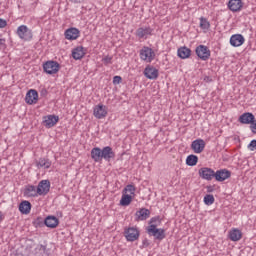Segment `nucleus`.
<instances>
[{"label":"nucleus","instance_id":"f257e3e1","mask_svg":"<svg viewBox=\"0 0 256 256\" xmlns=\"http://www.w3.org/2000/svg\"><path fill=\"white\" fill-rule=\"evenodd\" d=\"M59 69H61V64L57 61L49 60L43 64V71L47 75H55L59 73Z\"/></svg>","mask_w":256,"mask_h":256},{"label":"nucleus","instance_id":"f03ea898","mask_svg":"<svg viewBox=\"0 0 256 256\" xmlns=\"http://www.w3.org/2000/svg\"><path fill=\"white\" fill-rule=\"evenodd\" d=\"M140 59L146 63H151L155 59V51H153L148 46H143L140 50Z\"/></svg>","mask_w":256,"mask_h":256},{"label":"nucleus","instance_id":"7ed1b4c3","mask_svg":"<svg viewBox=\"0 0 256 256\" xmlns=\"http://www.w3.org/2000/svg\"><path fill=\"white\" fill-rule=\"evenodd\" d=\"M147 232L158 241H163V239H165V230L157 228V224H151L148 227Z\"/></svg>","mask_w":256,"mask_h":256},{"label":"nucleus","instance_id":"20e7f679","mask_svg":"<svg viewBox=\"0 0 256 256\" xmlns=\"http://www.w3.org/2000/svg\"><path fill=\"white\" fill-rule=\"evenodd\" d=\"M198 175L205 181H213L215 179V171L209 167H202L198 170Z\"/></svg>","mask_w":256,"mask_h":256},{"label":"nucleus","instance_id":"39448f33","mask_svg":"<svg viewBox=\"0 0 256 256\" xmlns=\"http://www.w3.org/2000/svg\"><path fill=\"white\" fill-rule=\"evenodd\" d=\"M139 229H137V227H129V228H125L124 230V237L126 238V241H137V239H139Z\"/></svg>","mask_w":256,"mask_h":256},{"label":"nucleus","instance_id":"423d86ee","mask_svg":"<svg viewBox=\"0 0 256 256\" xmlns=\"http://www.w3.org/2000/svg\"><path fill=\"white\" fill-rule=\"evenodd\" d=\"M17 35L24 41H31L33 39V33L26 25H21L17 28Z\"/></svg>","mask_w":256,"mask_h":256},{"label":"nucleus","instance_id":"0eeeda50","mask_svg":"<svg viewBox=\"0 0 256 256\" xmlns=\"http://www.w3.org/2000/svg\"><path fill=\"white\" fill-rule=\"evenodd\" d=\"M196 55L201 59V61H207L209 57H211V50H209V47L205 45H199L196 47Z\"/></svg>","mask_w":256,"mask_h":256},{"label":"nucleus","instance_id":"6e6552de","mask_svg":"<svg viewBox=\"0 0 256 256\" xmlns=\"http://www.w3.org/2000/svg\"><path fill=\"white\" fill-rule=\"evenodd\" d=\"M144 76L146 79L155 81V79L159 78V70L151 65H148L144 69Z\"/></svg>","mask_w":256,"mask_h":256},{"label":"nucleus","instance_id":"1a4fd4ad","mask_svg":"<svg viewBox=\"0 0 256 256\" xmlns=\"http://www.w3.org/2000/svg\"><path fill=\"white\" fill-rule=\"evenodd\" d=\"M38 195H47L51 190V182L49 180H42L38 183L36 187Z\"/></svg>","mask_w":256,"mask_h":256},{"label":"nucleus","instance_id":"9d476101","mask_svg":"<svg viewBox=\"0 0 256 256\" xmlns=\"http://www.w3.org/2000/svg\"><path fill=\"white\" fill-rule=\"evenodd\" d=\"M59 123V116L57 115H47L43 118L44 127L47 129H51V127H55Z\"/></svg>","mask_w":256,"mask_h":256},{"label":"nucleus","instance_id":"9b49d317","mask_svg":"<svg viewBox=\"0 0 256 256\" xmlns=\"http://www.w3.org/2000/svg\"><path fill=\"white\" fill-rule=\"evenodd\" d=\"M25 101L28 105H35V103L39 101V93L37 90H29L26 94Z\"/></svg>","mask_w":256,"mask_h":256},{"label":"nucleus","instance_id":"f8f14e48","mask_svg":"<svg viewBox=\"0 0 256 256\" xmlns=\"http://www.w3.org/2000/svg\"><path fill=\"white\" fill-rule=\"evenodd\" d=\"M231 177V171L227 169H220L214 172V179L220 183Z\"/></svg>","mask_w":256,"mask_h":256},{"label":"nucleus","instance_id":"ddd939ff","mask_svg":"<svg viewBox=\"0 0 256 256\" xmlns=\"http://www.w3.org/2000/svg\"><path fill=\"white\" fill-rule=\"evenodd\" d=\"M93 114L96 119H105V117H107V106L103 104H98L94 107Z\"/></svg>","mask_w":256,"mask_h":256},{"label":"nucleus","instance_id":"4468645a","mask_svg":"<svg viewBox=\"0 0 256 256\" xmlns=\"http://www.w3.org/2000/svg\"><path fill=\"white\" fill-rule=\"evenodd\" d=\"M135 221H147L151 217V211L147 208H140L135 213Z\"/></svg>","mask_w":256,"mask_h":256},{"label":"nucleus","instance_id":"2eb2a0df","mask_svg":"<svg viewBox=\"0 0 256 256\" xmlns=\"http://www.w3.org/2000/svg\"><path fill=\"white\" fill-rule=\"evenodd\" d=\"M65 39H68V41H75L76 39H79L81 35V31L77 28H69L64 33Z\"/></svg>","mask_w":256,"mask_h":256},{"label":"nucleus","instance_id":"dca6fc26","mask_svg":"<svg viewBox=\"0 0 256 256\" xmlns=\"http://www.w3.org/2000/svg\"><path fill=\"white\" fill-rule=\"evenodd\" d=\"M238 121L239 123H242V125H252V123L255 121V115H253L251 112H245L240 115Z\"/></svg>","mask_w":256,"mask_h":256},{"label":"nucleus","instance_id":"f3484780","mask_svg":"<svg viewBox=\"0 0 256 256\" xmlns=\"http://www.w3.org/2000/svg\"><path fill=\"white\" fill-rule=\"evenodd\" d=\"M191 149L194 153H203L205 151V140L196 139L191 143Z\"/></svg>","mask_w":256,"mask_h":256},{"label":"nucleus","instance_id":"a211bd4d","mask_svg":"<svg viewBox=\"0 0 256 256\" xmlns=\"http://www.w3.org/2000/svg\"><path fill=\"white\" fill-rule=\"evenodd\" d=\"M245 43V37L241 34H234L230 37V45L232 47H241Z\"/></svg>","mask_w":256,"mask_h":256},{"label":"nucleus","instance_id":"6ab92c4d","mask_svg":"<svg viewBox=\"0 0 256 256\" xmlns=\"http://www.w3.org/2000/svg\"><path fill=\"white\" fill-rule=\"evenodd\" d=\"M228 9H230V11H232L233 13H237L238 11H241V9H243V1L230 0L228 2Z\"/></svg>","mask_w":256,"mask_h":256},{"label":"nucleus","instance_id":"aec40b11","mask_svg":"<svg viewBox=\"0 0 256 256\" xmlns=\"http://www.w3.org/2000/svg\"><path fill=\"white\" fill-rule=\"evenodd\" d=\"M147 35H153V28L140 27L136 30V37H139V39H145Z\"/></svg>","mask_w":256,"mask_h":256},{"label":"nucleus","instance_id":"412c9836","mask_svg":"<svg viewBox=\"0 0 256 256\" xmlns=\"http://www.w3.org/2000/svg\"><path fill=\"white\" fill-rule=\"evenodd\" d=\"M102 159L105 161H111V159H115V152L111 146H105L102 149Z\"/></svg>","mask_w":256,"mask_h":256},{"label":"nucleus","instance_id":"4be33fe9","mask_svg":"<svg viewBox=\"0 0 256 256\" xmlns=\"http://www.w3.org/2000/svg\"><path fill=\"white\" fill-rule=\"evenodd\" d=\"M103 151L99 147H95L91 150V158L95 163H101L103 161Z\"/></svg>","mask_w":256,"mask_h":256},{"label":"nucleus","instance_id":"5701e85b","mask_svg":"<svg viewBox=\"0 0 256 256\" xmlns=\"http://www.w3.org/2000/svg\"><path fill=\"white\" fill-rule=\"evenodd\" d=\"M44 225L50 229H55L59 225V218L55 216H47L44 219Z\"/></svg>","mask_w":256,"mask_h":256},{"label":"nucleus","instance_id":"b1692460","mask_svg":"<svg viewBox=\"0 0 256 256\" xmlns=\"http://www.w3.org/2000/svg\"><path fill=\"white\" fill-rule=\"evenodd\" d=\"M31 202L24 200L19 204V211L22 215H29L31 213Z\"/></svg>","mask_w":256,"mask_h":256},{"label":"nucleus","instance_id":"393cba45","mask_svg":"<svg viewBox=\"0 0 256 256\" xmlns=\"http://www.w3.org/2000/svg\"><path fill=\"white\" fill-rule=\"evenodd\" d=\"M243 237V233L241 230L237 228H233L229 231V239L230 241H241V238Z\"/></svg>","mask_w":256,"mask_h":256},{"label":"nucleus","instance_id":"a878e982","mask_svg":"<svg viewBox=\"0 0 256 256\" xmlns=\"http://www.w3.org/2000/svg\"><path fill=\"white\" fill-rule=\"evenodd\" d=\"M83 49V46H78L73 49L72 57L75 61H79V59H83V57H85V51H83Z\"/></svg>","mask_w":256,"mask_h":256},{"label":"nucleus","instance_id":"bb28decb","mask_svg":"<svg viewBox=\"0 0 256 256\" xmlns=\"http://www.w3.org/2000/svg\"><path fill=\"white\" fill-rule=\"evenodd\" d=\"M25 197H39V193H37V187L33 185H28L24 189Z\"/></svg>","mask_w":256,"mask_h":256},{"label":"nucleus","instance_id":"cd10ccee","mask_svg":"<svg viewBox=\"0 0 256 256\" xmlns=\"http://www.w3.org/2000/svg\"><path fill=\"white\" fill-rule=\"evenodd\" d=\"M178 57L180 59H189L191 57V49L187 47H181L178 49Z\"/></svg>","mask_w":256,"mask_h":256},{"label":"nucleus","instance_id":"c85d7f7f","mask_svg":"<svg viewBox=\"0 0 256 256\" xmlns=\"http://www.w3.org/2000/svg\"><path fill=\"white\" fill-rule=\"evenodd\" d=\"M197 163H199V157H197V155L191 154V155L187 156L186 165H188V167H195V165H197Z\"/></svg>","mask_w":256,"mask_h":256},{"label":"nucleus","instance_id":"c756f323","mask_svg":"<svg viewBox=\"0 0 256 256\" xmlns=\"http://www.w3.org/2000/svg\"><path fill=\"white\" fill-rule=\"evenodd\" d=\"M131 201H133V196H131L129 194H124V195H122V198L120 200V205L122 207H127V206L131 205Z\"/></svg>","mask_w":256,"mask_h":256},{"label":"nucleus","instance_id":"7c9ffc66","mask_svg":"<svg viewBox=\"0 0 256 256\" xmlns=\"http://www.w3.org/2000/svg\"><path fill=\"white\" fill-rule=\"evenodd\" d=\"M37 167H44V169H49L51 167V162L49 161L48 158H40L36 162Z\"/></svg>","mask_w":256,"mask_h":256},{"label":"nucleus","instance_id":"2f4dec72","mask_svg":"<svg viewBox=\"0 0 256 256\" xmlns=\"http://www.w3.org/2000/svg\"><path fill=\"white\" fill-rule=\"evenodd\" d=\"M200 28L206 31L211 28V23L207 21V18L200 17Z\"/></svg>","mask_w":256,"mask_h":256},{"label":"nucleus","instance_id":"473e14b6","mask_svg":"<svg viewBox=\"0 0 256 256\" xmlns=\"http://www.w3.org/2000/svg\"><path fill=\"white\" fill-rule=\"evenodd\" d=\"M204 203L205 205H213L215 203V197L213 194H207L204 196Z\"/></svg>","mask_w":256,"mask_h":256},{"label":"nucleus","instance_id":"72a5a7b5","mask_svg":"<svg viewBox=\"0 0 256 256\" xmlns=\"http://www.w3.org/2000/svg\"><path fill=\"white\" fill-rule=\"evenodd\" d=\"M33 225L36 227H43L45 225V219H43L42 217H37L33 221Z\"/></svg>","mask_w":256,"mask_h":256},{"label":"nucleus","instance_id":"f704fd0d","mask_svg":"<svg viewBox=\"0 0 256 256\" xmlns=\"http://www.w3.org/2000/svg\"><path fill=\"white\" fill-rule=\"evenodd\" d=\"M124 191H125L126 193H130V195H135L136 188L133 186V184H128V185L124 188Z\"/></svg>","mask_w":256,"mask_h":256},{"label":"nucleus","instance_id":"c9c22d12","mask_svg":"<svg viewBox=\"0 0 256 256\" xmlns=\"http://www.w3.org/2000/svg\"><path fill=\"white\" fill-rule=\"evenodd\" d=\"M102 63L104 65H112L113 64V57L111 56H105L104 58H102Z\"/></svg>","mask_w":256,"mask_h":256},{"label":"nucleus","instance_id":"e433bc0d","mask_svg":"<svg viewBox=\"0 0 256 256\" xmlns=\"http://www.w3.org/2000/svg\"><path fill=\"white\" fill-rule=\"evenodd\" d=\"M247 147L249 151H256V140H251Z\"/></svg>","mask_w":256,"mask_h":256},{"label":"nucleus","instance_id":"4c0bfd02","mask_svg":"<svg viewBox=\"0 0 256 256\" xmlns=\"http://www.w3.org/2000/svg\"><path fill=\"white\" fill-rule=\"evenodd\" d=\"M157 223H161V218L159 216H155L150 219L151 225H157Z\"/></svg>","mask_w":256,"mask_h":256},{"label":"nucleus","instance_id":"58836bf2","mask_svg":"<svg viewBox=\"0 0 256 256\" xmlns=\"http://www.w3.org/2000/svg\"><path fill=\"white\" fill-rule=\"evenodd\" d=\"M123 81V78L121 76H114L113 77V84L119 85Z\"/></svg>","mask_w":256,"mask_h":256},{"label":"nucleus","instance_id":"ea45409f","mask_svg":"<svg viewBox=\"0 0 256 256\" xmlns=\"http://www.w3.org/2000/svg\"><path fill=\"white\" fill-rule=\"evenodd\" d=\"M149 245H150L149 240L147 238H145L142 241V245L140 246V249H147V247H149Z\"/></svg>","mask_w":256,"mask_h":256},{"label":"nucleus","instance_id":"a19ab883","mask_svg":"<svg viewBox=\"0 0 256 256\" xmlns=\"http://www.w3.org/2000/svg\"><path fill=\"white\" fill-rule=\"evenodd\" d=\"M250 131L256 135V119H254L252 125H250Z\"/></svg>","mask_w":256,"mask_h":256},{"label":"nucleus","instance_id":"79ce46f5","mask_svg":"<svg viewBox=\"0 0 256 256\" xmlns=\"http://www.w3.org/2000/svg\"><path fill=\"white\" fill-rule=\"evenodd\" d=\"M7 27V20L0 18V29H5Z\"/></svg>","mask_w":256,"mask_h":256},{"label":"nucleus","instance_id":"37998d69","mask_svg":"<svg viewBox=\"0 0 256 256\" xmlns=\"http://www.w3.org/2000/svg\"><path fill=\"white\" fill-rule=\"evenodd\" d=\"M71 3H83L85 0H70Z\"/></svg>","mask_w":256,"mask_h":256},{"label":"nucleus","instance_id":"c03bdc74","mask_svg":"<svg viewBox=\"0 0 256 256\" xmlns=\"http://www.w3.org/2000/svg\"><path fill=\"white\" fill-rule=\"evenodd\" d=\"M212 191H213V186H208L207 187V192L208 193H212Z\"/></svg>","mask_w":256,"mask_h":256},{"label":"nucleus","instance_id":"a18cd8bd","mask_svg":"<svg viewBox=\"0 0 256 256\" xmlns=\"http://www.w3.org/2000/svg\"><path fill=\"white\" fill-rule=\"evenodd\" d=\"M3 221V213L0 212V223Z\"/></svg>","mask_w":256,"mask_h":256},{"label":"nucleus","instance_id":"49530a36","mask_svg":"<svg viewBox=\"0 0 256 256\" xmlns=\"http://www.w3.org/2000/svg\"><path fill=\"white\" fill-rule=\"evenodd\" d=\"M41 95H47V90H42Z\"/></svg>","mask_w":256,"mask_h":256},{"label":"nucleus","instance_id":"de8ad7c7","mask_svg":"<svg viewBox=\"0 0 256 256\" xmlns=\"http://www.w3.org/2000/svg\"><path fill=\"white\" fill-rule=\"evenodd\" d=\"M204 81H211V79L209 78V76H207Z\"/></svg>","mask_w":256,"mask_h":256}]
</instances>
